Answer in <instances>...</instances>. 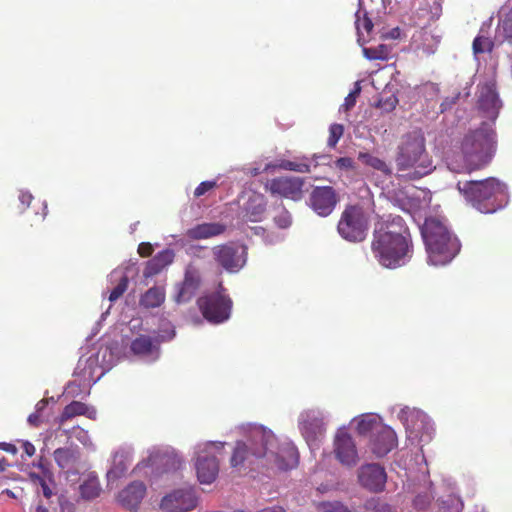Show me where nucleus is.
I'll list each match as a JSON object with an SVG mask.
<instances>
[{
    "label": "nucleus",
    "instance_id": "21",
    "mask_svg": "<svg viewBox=\"0 0 512 512\" xmlns=\"http://www.w3.org/2000/svg\"><path fill=\"white\" fill-rule=\"evenodd\" d=\"M200 276L197 271L187 269L185 272L184 280L180 284L176 296L177 302L189 301L197 292L200 286Z\"/></svg>",
    "mask_w": 512,
    "mask_h": 512
},
{
    "label": "nucleus",
    "instance_id": "8",
    "mask_svg": "<svg viewBox=\"0 0 512 512\" xmlns=\"http://www.w3.org/2000/svg\"><path fill=\"white\" fill-rule=\"evenodd\" d=\"M369 227L368 217L359 205H348L342 211L337 224L339 235L349 242H362Z\"/></svg>",
    "mask_w": 512,
    "mask_h": 512
},
{
    "label": "nucleus",
    "instance_id": "3",
    "mask_svg": "<svg viewBox=\"0 0 512 512\" xmlns=\"http://www.w3.org/2000/svg\"><path fill=\"white\" fill-rule=\"evenodd\" d=\"M395 163L398 172L410 180L420 179L434 170L426 149L424 133L418 129L402 135L397 146Z\"/></svg>",
    "mask_w": 512,
    "mask_h": 512
},
{
    "label": "nucleus",
    "instance_id": "48",
    "mask_svg": "<svg viewBox=\"0 0 512 512\" xmlns=\"http://www.w3.org/2000/svg\"><path fill=\"white\" fill-rule=\"evenodd\" d=\"M20 442H21V446L27 456L31 457L35 454L36 449H35V446L31 442H29V441H20Z\"/></svg>",
    "mask_w": 512,
    "mask_h": 512
},
{
    "label": "nucleus",
    "instance_id": "33",
    "mask_svg": "<svg viewBox=\"0 0 512 512\" xmlns=\"http://www.w3.org/2000/svg\"><path fill=\"white\" fill-rule=\"evenodd\" d=\"M273 221L278 228L287 229L292 225L291 213L283 205H280L273 217Z\"/></svg>",
    "mask_w": 512,
    "mask_h": 512
},
{
    "label": "nucleus",
    "instance_id": "59",
    "mask_svg": "<svg viewBox=\"0 0 512 512\" xmlns=\"http://www.w3.org/2000/svg\"><path fill=\"white\" fill-rule=\"evenodd\" d=\"M397 103V100L394 98L391 102V108H394L395 107V104Z\"/></svg>",
    "mask_w": 512,
    "mask_h": 512
},
{
    "label": "nucleus",
    "instance_id": "41",
    "mask_svg": "<svg viewBox=\"0 0 512 512\" xmlns=\"http://www.w3.org/2000/svg\"><path fill=\"white\" fill-rule=\"evenodd\" d=\"M216 183L214 181H204L201 182L194 191L195 197H200L204 195L206 192L210 191L215 187Z\"/></svg>",
    "mask_w": 512,
    "mask_h": 512
},
{
    "label": "nucleus",
    "instance_id": "54",
    "mask_svg": "<svg viewBox=\"0 0 512 512\" xmlns=\"http://www.w3.org/2000/svg\"><path fill=\"white\" fill-rule=\"evenodd\" d=\"M36 512H49L46 507L38 506Z\"/></svg>",
    "mask_w": 512,
    "mask_h": 512
},
{
    "label": "nucleus",
    "instance_id": "36",
    "mask_svg": "<svg viewBox=\"0 0 512 512\" xmlns=\"http://www.w3.org/2000/svg\"><path fill=\"white\" fill-rule=\"evenodd\" d=\"M344 133V127L342 124L334 123L329 128V137L327 140V145L330 148H334L340 138L343 136Z\"/></svg>",
    "mask_w": 512,
    "mask_h": 512
},
{
    "label": "nucleus",
    "instance_id": "43",
    "mask_svg": "<svg viewBox=\"0 0 512 512\" xmlns=\"http://www.w3.org/2000/svg\"><path fill=\"white\" fill-rule=\"evenodd\" d=\"M154 251L153 246L149 242H142L138 246V253L141 257H149Z\"/></svg>",
    "mask_w": 512,
    "mask_h": 512
},
{
    "label": "nucleus",
    "instance_id": "42",
    "mask_svg": "<svg viewBox=\"0 0 512 512\" xmlns=\"http://www.w3.org/2000/svg\"><path fill=\"white\" fill-rule=\"evenodd\" d=\"M354 161L350 157H340L335 161V166L341 170L352 169Z\"/></svg>",
    "mask_w": 512,
    "mask_h": 512
},
{
    "label": "nucleus",
    "instance_id": "9",
    "mask_svg": "<svg viewBox=\"0 0 512 512\" xmlns=\"http://www.w3.org/2000/svg\"><path fill=\"white\" fill-rule=\"evenodd\" d=\"M219 447L214 443L205 444L203 449L197 452L196 473L200 483H212L219 471V465L216 459V450Z\"/></svg>",
    "mask_w": 512,
    "mask_h": 512
},
{
    "label": "nucleus",
    "instance_id": "17",
    "mask_svg": "<svg viewBox=\"0 0 512 512\" xmlns=\"http://www.w3.org/2000/svg\"><path fill=\"white\" fill-rule=\"evenodd\" d=\"M478 106L487 118L491 120L497 118L501 108V102L493 84L486 83L481 86Z\"/></svg>",
    "mask_w": 512,
    "mask_h": 512
},
{
    "label": "nucleus",
    "instance_id": "57",
    "mask_svg": "<svg viewBox=\"0 0 512 512\" xmlns=\"http://www.w3.org/2000/svg\"><path fill=\"white\" fill-rule=\"evenodd\" d=\"M47 215V205L44 204V208H43V216L45 217Z\"/></svg>",
    "mask_w": 512,
    "mask_h": 512
},
{
    "label": "nucleus",
    "instance_id": "20",
    "mask_svg": "<svg viewBox=\"0 0 512 512\" xmlns=\"http://www.w3.org/2000/svg\"><path fill=\"white\" fill-rule=\"evenodd\" d=\"M247 247L239 242L226 244V271L237 272L246 263Z\"/></svg>",
    "mask_w": 512,
    "mask_h": 512
},
{
    "label": "nucleus",
    "instance_id": "24",
    "mask_svg": "<svg viewBox=\"0 0 512 512\" xmlns=\"http://www.w3.org/2000/svg\"><path fill=\"white\" fill-rule=\"evenodd\" d=\"M87 416L90 419H94L96 415V411L94 409H90L85 403L80 401H72L68 405H66L58 417L57 421L59 425H63L66 421L72 419L76 416Z\"/></svg>",
    "mask_w": 512,
    "mask_h": 512
},
{
    "label": "nucleus",
    "instance_id": "49",
    "mask_svg": "<svg viewBox=\"0 0 512 512\" xmlns=\"http://www.w3.org/2000/svg\"><path fill=\"white\" fill-rule=\"evenodd\" d=\"M19 200L23 206L28 207L33 200V196L29 192H21L19 195Z\"/></svg>",
    "mask_w": 512,
    "mask_h": 512
},
{
    "label": "nucleus",
    "instance_id": "38",
    "mask_svg": "<svg viewBox=\"0 0 512 512\" xmlns=\"http://www.w3.org/2000/svg\"><path fill=\"white\" fill-rule=\"evenodd\" d=\"M127 287H128V277L124 275L120 279L119 283L111 291V293L109 295V300L111 302H114L117 299H119L124 294V292L127 290Z\"/></svg>",
    "mask_w": 512,
    "mask_h": 512
},
{
    "label": "nucleus",
    "instance_id": "40",
    "mask_svg": "<svg viewBox=\"0 0 512 512\" xmlns=\"http://www.w3.org/2000/svg\"><path fill=\"white\" fill-rule=\"evenodd\" d=\"M32 465L33 467L40 469V474H47L48 477H51V474H54L51 470L50 462L42 456L39 457V459L36 462H33Z\"/></svg>",
    "mask_w": 512,
    "mask_h": 512
},
{
    "label": "nucleus",
    "instance_id": "35",
    "mask_svg": "<svg viewBox=\"0 0 512 512\" xmlns=\"http://www.w3.org/2000/svg\"><path fill=\"white\" fill-rule=\"evenodd\" d=\"M493 42L488 38L484 36H477L473 40V52L474 54H482L485 52H491L493 49Z\"/></svg>",
    "mask_w": 512,
    "mask_h": 512
},
{
    "label": "nucleus",
    "instance_id": "13",
    "mask_svg": "<svg viewBox=\"0 0 512 512\" xmlns=\"http://www.w3.org/2000/svg\"><path fill=\"white\" fill-rule=\"evenodd\" d=\"M161 508L167 512H187L197 506V496L193 488L176 489L163 497Z\"/></svg>",
    "mask_w": 512,
    "mask_h": 512
},
{
    "label": "nucleus",
    "instance_id": "5",
    "mask_svg": "<svg viewBox=\"0 0 512 512\" xmlns=\"http://www.w3.org/2000/svg\"><path fill=\"white\" fill-rule=\"evenodd\" d=\"M457 189L481 213H494L507 204V187L496 178L458 182Z\"/></svg>",
    "mask_w": 512,
    "mask_h": 512
},
{
    "label": "nucleus",
    "instance_id": "52",
    "mask_svg": "<svg viewBox=\"0 0 512 512\" xmlns=\"http://www.w3.org/2000/svg\"><path fill=\"white\" fill-rule=\"evenodd\" d=\"M28 422L31 423L34 426H37L39 424V417L37 414H31L28 417Z\"/></svg>",
    "mask_w": 512,
    "mask_h": 512
},
{
    "label": "nucleus",
    "instance_id": "15",
    "mask_svg": "<svg viewBox=\"0 0 512 512\" xmlns=\"http://www.w3.org/2000/svg\"><path fill=\"white\" fill-rule=\"evenodd\" d=\"M276 444L275 441L272 446H269L268 456L265 457L266 465L279 470L295 468L298 464V452L296 448L291 445H286L274 451Z\"/></svg>",
    "mask_w": 512,
    "mask_h": 512
},
{
    "label": "nucleus",
    "instance_id": "4",
    "mask_svg": "<svg viewBox=\"0 0 512 512\" xmlns=\"http://www.w3.org/2000/svg\"><path fill=\"white\" fill-rule=\"evenodd\" d=\"M428 261L437 266L449 263L460 251L458 238L437 218H428L422 227Z\"/></svg>",
    "mask_w": 512,
    "mask_h": 512
},
{
    "label": "nucleus",
    "instance_id": "31",
    "mask_svg": "<svg viewBox=\"0 0 512 512\" xmlns=\"http://www.w3.org/2000/svg\"><path fill=\"white\" fill-rule=\"evenodd\" d=\"M358 159L365 165L382 172L386 176L392 174L390 166L382 159L370 154V153H359Z\"/></svg>",
    "mask_w": 512,
    "mask_h": 512
},
{
    "label": "nucleus",
    "instance_id": "25",
    "mask_svg": "<svg viewBox=\"0 0 512 512\" xmlns=\"http://www.w3.org/2000/svg\"><path fill=\"white\" fill-rule=\"evenodd\" d=\"M269 167L306 174L311 172V159L307 156L296 157L294 160L280 159Z\"/></svg>",
    "mask_w": 512,
    "mask_h": 512
},
{
    "label": "nucleus",
    "instance_id": "51",
    "mask_svg": "<svg viewBox=\"0 0 512 512\" xmlns=\"http://www.w3.org/2000/svg\"><path fill=\"white\" fill-rule=\"evenodd\" d=\"M225 305H226V321H227L230 317V311H231L232 305H233L232 300L230 298H228L227 296H226Z\"/></svg>",
    "mask_w": 512,
    "mask_h": 512
},
{
    "label": "nucleus",
    "instance_id": "29",
    "mask_svg": "<svg viewBox=\"0 0 512 512\" xmlns=\"http://www.w3.org/2000/svg\"><path fill=\"white\" fill-rule=\"evenodd\" d=\"M266 211V204L263 197L250 199L245 208V217L248 221L259 222L263 219Z\"/></svg>",
    "mask_w": 512,
    "mask_h": 512
},
{
    "label": "nucleus",
    "instance_id": "45",
    "mask_svg": "<svg viewBox=\"0 0 512 512\" xmlns=\"http://www.w3.org/2000/svg\"><path fill=\"white\" fill-rule=\"evenodd\" d=\"M501 27L503 29L505 37L508 39H512V17H506L502 21Z\"/></svg>",
    "mask_w": 512,
    "mask_h": 512
},
{
    "label": "nucleus",
    "instance_id": "1",
    "mask_svg": "<svg viewBox=\"0 0 512 512\" xmlns=\"http://www.w3.org/2000/svg\"><path fill=\"white\" fill-rule=\"evenodd\" d=\"M371 250L378 263L388 269L403 266L411 259L413 253L411 235L400 216L374 231Z\"/></svg>",
    "mask_w": 512,
    "mask_h": 512
},
{
    "label": "nucleus",
    "instance_id": "10",
    "mask_svg": "<svg viewBox=\"0 0 512 512\" xmlns=\"http://www.w3.org/2000/svg\"><path fill=\"white\" fill-rule=\"evenodd\" d=\"M305 181L295 176H280L271 179L267 187L271 194L279 195L293 201H300L303 198Z\"/></svg>",
    "mask_w": 512,
    "mask_h": 512
},
{
    "label": "nucleus",
    "instance_id": "60",
    "mask_svg": "<svg viewBox=\"0 0 512 512\" xmlns=\"http://www.w3.org/2000/svg\"><path fill=\"white\" fill-rule=\"evenodd\" d=\"M318 157L316 156V154L313 155L312 159L313 160H316Z\"/></svg>",
    "mask_w": 512,
    "mask_h": 512
},
{
    "label": "nucleus",
    "instance_id": "12",
    "mask_svg": "<svg viewBox=\"0 0 512 512\" xmlns=\"http://www.w3.org/2000/svg\"><path fill=\"white\" fill-rule=\"evenodd\" d=\"M335 458L343 465L352 468L359 461L358 451L352 436L346 430H338L333 441Z\"/></svg>",
    "mask_w": 512,
    "mask_h": 512
},
{
    "label": "nucleus",
    "instance_id": "19",
    "mask_svg": "<svg viewBox=\"0 0 512 512\" xmlns=\"http://www.w3.org/2000/svg\"><path fill=\"white\" fill-rule=\"evenodd\" d=\"M149 461L162 472L174 471L180 468L182 461L174 449L165 448L155 451L149 456Z\"/></svg>",
    "mask_w": 512,
    "mask_h": 512
},
{
    "label": "nucleus",
    "instance_id": "55",
    "mask_svg": "<svg viewBox=\"0 0 512 512\" xmlns=\"http://www.w3.org/2000/svg\"><path fill=\"white\" fill-rule=\"evenodd\" d=\"M5 470V462L0 461V473H2Z\"/></svg>",
    "mask_w": 512,
    "mask_h": 512
},
{
    "label": "nucleus",
    "instance_id": "32",
    "mask_svg": "<svg viewBox=\"0 0 512 512\" xmlns=\"http://www.w3.org/2000/svg\"><path fill=\"white\" fill-rule=\"evenodd\" d=\"M363 54L369 60H387L390 50L387 45L380 44L376 47L364 48Z\"/></svg>",
    "mask_w": 512,
    "mask_h": 512
},
{
    "label": "nucleus",
    "instance_id": "7",
    "mask_svg": "<svg viewBox=\"0 0 512 512\" xmlns=\"http://www.w3.org/2000/svg\"><path fill=\"white\" fill-rule=\"evenodd\" d=\"M357 430L359 434H371L370 448L377 457L387 455L397 446V437L394 430L375 419H362L358 423Z\"/></svg>",
    "mask_w": 512,
    "mask_h": 512
},
{
    "label": "nucleus",
    "instance_id": "53",
    "mask_svg": "<svg viewBox=\"0 0 512 512\" xmlns=\"http://www.w3.org/2000/svg\"><path fill=\"white\" fill-rule=\"evenodd\" d=\"M429 21H430V17L426 21L415 20L414 24L416 26L424 27L429 23Z\"/></svg>",
    "mask_w": 512,
    "mask_h": 512
},
{
    "label": "nucleus",
    "instance_id": "34",
    "mask_svg": "<svg viewBox=\"0 0 512 512\" xmlns=\"http://www.w3.org/2000/svg\"><path fill=\"white\" fill-rule=\"evenodd\" d=\"M356 29L360 34L362 30H364L367 34H369L373 29V22L367 16L366 11H357L356 12V21H355Z\"/></svg>",
    "mask_w": 512,
    "mask_h": 512
},
{
    "label": "nucleus",
    "instance_id": "61",
    "mask_svg": "<svg viewBox=\"0 0 512 512\" xmlns=\"http://www.w3.org/2000/svg\"><path fill=\"white\" fill-rule=\"evenodd\" d=\"M235 512H244V511H241V510H237V511H235Z\"/></svg>",
    "mask_w": 512,
    "mask_h": 512
},
{
    "label": "nucleus",
    "instance_id": "26",
    "mask_svg": "<svg viewBox=\"0 0 512 512\" xmlns=\"http://www.w3.org/2000/svg\"><path fill=\"white\" fill-rule=\"evenodd\" d=\"M224 231V226L215 223H204L197 225L187 231L190 239H206L212 236L220 235Z\"/></svg>",
    "mask_w": 512,
    "mask_h": 512
},
{
    "label": "nucleus",
    "instance_id": "47",
    "mask_svg": "<svg viewBox=\"0 0 512 512\" xmlns=\"http://www.w3.org/2000/svg\"><path fill=\"white\" fill-rule=\"evenodd\" d=\"M0 450H3L12 455L17 454L18 452L16 445L8 442H0Z\"/></svg>",
    "mask_w": 512,
    "mask_h": 512
},
{
    "label": "nucleus",
    "instance_id": "50",
    "mask_svg": "<svg viewBox=\"0 0 512 512\" xmlns=\"http://www.w3.org/2000/svg\"><path fill=\"white\" fill-rule=\"evenodd\" d=\"M258 512H285V510L281 506H273L264 508Z\"/></svg>",
    "mask_w": 512,
    "mask_h": 512
},
{
    "label": "nucleus",
    "instance_id": "39",
    "mask_svg": "<svg viewBox=\"0 0 512 512\" xmlns=\"http://www.w3.org/2000/svg\"><path fill=\"white\" fill-rule=\"evenodd\" d=\"M360 90V87L357 85V87L345 97L344 103L342 105V108L345 111H349L355 106L356 98L360 94Z\"/></svg>",
    "mask_w": 512,
    "mask_h": 512
},
{
    "label": "nucleus",
    "instance_id": "16",
    "mask_svg": "<svg viewBox=\"0 0 512 512\" xmlns=\"http://www.w3.org/2000/svg\"><path fill=\"white\" fill-rule=\"evenodd\" d=\"M199 308L204 316L211 323H222L224 321V296L216 292L198 300Z\"/></svg>",
    "mask_w": 512,
    "mask_h": 512
},
{
    "label": "nucleus",
    "instance_id": "44",
    "mask_svg": "<svg viewBox=\"0 0 512 512\" xmlns=\"http://www.w3.org/2000/svg\"><path fill=\"white\" fill-rule=\"evenodd\" d=\"M324 512H350L349 509L339 502L325 505Z\"/></svg>",
    "mask_w": 512,
    "mask_h": 512
},
{
    "label": "nucleus",
    "instance_id": "46",
    "mask_svg": "<svg viewBox=\"0 0 512 512\" xmlns=\"http://www.w3.org/2000/svg\"><path fill=\"white\" fill-rule=\"evenodd\" d=\"M385 507H387V505L386 504H382L381 508H380L379 502L377 500H375V499H371V500L367 501L366 504H365V508L366 509L372 510V511H375V512H379L382 509H384Z\"/></svg>",
    "mask_w": 512,
    "mask_h": 512
},
{
    "label": "nucleus",
    "instance_id": "2",
    "mask_svg": "<svg viewBox=\"0 0 512 512\" xmlns=\"http://www.w3.org/2000/svg\"><path fill=\"white\" fill-rule=\"evenodd\" d=\"M497 147L496 132L488 123H482L480 127L469 131L463 137L460 144L462 160L458 163L455 158L448 163L450 170L472 172L484 167L490 162Z\"/></svg>",
    "mask_w": 512,
    "mask_h": 512
},
{
    "label": "nucleus",
    "instance_id": "30",
    "mask_svg": "<svg viewBox=\"0 0 512 512\" xmlns=\"http://www.w3.org/2000/svg\"><path fill=\"white\" fill-rule=\"evenodd\" d=\"M28 476L33 484L39 485L42 488V493L45 498H51V496L53 495L51 486L55 485L54 474H51V477H48L47 474H38L35 472H30Z\"/></svg>",
    "mask_w": 512,
    "mask_h": 512
},
{
    "label": "nucleus",
    "instance_id": "11",
    "mask_svg": "<svg viewBox=\"0 0 512 512\" xmlns=\"http://www.w3.org/2000/svg\"><path fill=\"white\" fill-rule=\"evenodd\" d=\"M337 203V193L331 186H317L313 188L308 199V206L321 217L329 216Z\"/></svg>",
    "mask_w": 512,
    "mask_h": 512
},
{
    "label": "nucleus",
    "instance_id": "28",
    "mask_svg": "<svg viewBox=\"0 0 512 512\" xmlns=\"http://www.w3.org/2000/svg\"><path fill=\"white\" fill-rule=\"evenodd\" d=\"M165 301V290L154 286L148 289L140 298V305L144 308H157Z\"/></svg>",
    "mask_w": 512,
    "mask_h": 512
},
{
    "label": "nucleus",
    "instance_id": "22",
    "mask_svg": "<svg viewBox=\"0 0 512 512\" xmlns=\"http://www.w3.org/2000/svg\"><path fill=\"white\" fill-rule=\"evenodd\" d=\"M174 257L175 253L172 249H165L158 252L146 263L143 272L144 277L150 278L159 274L165 267L173 262Z\"/></svg>",
    "mask_w": 512,
    "mask_h": 512
},
{
    "label": "nucleus",
    "instance_id": "56",
    "mask_svg": "<svg viewBox=\"0 0 512 512\" xmlns=\"http://www.w3.org/2000/svg\"><path fill=\"white\" fill-rule=\"evenodd\" d=\"M419 10H420L421 12H423V13L427 14L428 16L430 15V12H429V10H428L427 8H420Z\"/></svg>",
    "mask_w": 512,
    "mask_h": 512
},
{
    "label": "nucleus",
    "instance_id": "58",
    "mask_svg": "<svg viewBox=\"0 0 512 512\" xmlns=\"http://www.w3.org/2000/svg\"><path fill=\"white\" fill-rule=\"evenodd\" d=\"M419 500H420V497H417L414 501V504L416 507H419Z\"/></svg>",
    "mask_w": 512,
    "mask_h": 512
},
{
    "label": "nucleus",
    "instance_id": "23",
    "mask_svg": "<svg viewBox=\"0 0 512 512\" xmlns=\"http://www.w3.org/2000/svg\"><path fill=\"white\" fill-rule=\"evenodd\" d=\"M131 352L140 357L152 356L159 350V341L148 335H139L130 344Z\"/></svg>",
    "mask_w": 512,
    "mask_h": 512
},
{
    "label": "nucleus",
    "instance_id": "6",
    "mask_svg": "<svg viewBox=\"0 0 512 512\" xmlns=\"http://www.w3.org/2000/svg\"><path fill=\"white\" fill-rule=\"evenodd\" d=\"M275 442V436L262 426L250 429L246 441H237L232 452L230 463L232 467L253 465L255 460L268 456L269 446Z\"/></svg>",
    "mask_w": 512,
    "mask_h": 512
},
{
    "label": "nucleus",
    "instance_id": "18",
    "mask_svg": "<svg viewBox=\"0 0 512 512\" xmlns=\"http://www.w3.org/2000/svg\"><path fill=\"white\" fill-rule=\"evenodd\" d=\"M146 490L142 481H133L118 493L117 500L124 508L135 510L144 499Z\"/></svg>",
    "mask_w": 512,
    "mask_h": 512
},
{
    "label": "nucleus",
    "instance_id": "37",
    "mask_svg": "<svg viewBox=\"0 0 512 512\" xmlns=\"http://www.w3.org/2000/svg\"><path fill=\"white\" fill-rule=\"evenodd\" d=\"M80 490L81 495L87 499L95 498L100 493L99 486L93 481L85 482L83 485L80 486Z\"/></svg>",
    "mask_w": 512,
    "mask_h": 512
},
{
    "label": "nucleus",
    "instance_id": "14",
    "mask_svg": "<svg viewBox=\"0 0 512 512\" xmlns=\"http://www.w3.org/2000/svg\"><path fill=\"white\" fill-rule=\"evenodd\" d=\"M358 480L365 489L381 492L385 488L387 475L385 469L379 464H365L358 469Z\"/></svg>",
    "mask_w": 512,
    "mask_h": 512
},
{
    "label": "nucleus",
    "instance_id": "27",
    "mask_svg": "<svg viewBox=\"0 0 512 512\" xmlns=\"http://www.w3.org/2000/svg\"><path fill=\"white\" fill-rule=\"evenodd\" d=\"M54 460L56 464L61 468L65 469L75 464L79 459V451L77 448L62 447L57 448L54 453Z\"/></svg>",
    "mask_w": 512,
    "mask_h": 512
}]
</instances>
